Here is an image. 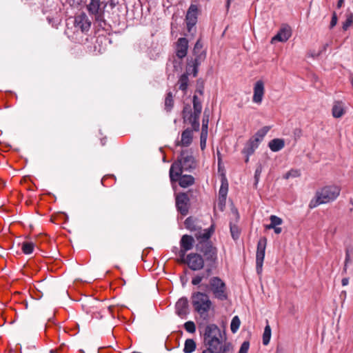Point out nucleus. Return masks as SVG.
Listing matches in <instances>:
<instances>
[{"instance_id":"obj_18","label":"nucleus","mask_w":353,"mask_h":353,"mask_svg":"<svg viewBox=\"0 0 353 353\" xmlns=\"http://www.w3.org/2000/svg\"><path fill=\"white\" fill-rule=\"evenodd\" d=\"M176 313L181 318H185L188 314V301L187 298L183 297L178 300L176 303Z\"/></svg>"},{"instance_id":"obj_50","label":"nucleus","mask_w":353,"mask_h":353,"mask_svg":"<svg viewBox=\"0 0 353 353\" xmlns=\"http://www.w3.org/2000/svg\"><path fill=\"white\" fill-rule=\"evenodd\" d=\"M272 229H274V231L276 234H280L282 231L281 228L277 226H275V228H273Z\"/></svg>"},{"instance_id":"obj_38","label":"nucleus","mask_w":353,"mask_h":353,"mask_svg":"<svg viewBox=\"0 0 353 353\" xmlns=\"http://www.w3.org/2000/svg\"><path fill=\"white\" fill-rule=\"evenodd\" d=\"M174 104L173 94L172 92H168L165 99V105L167 108H172Z\"/></svg>"},{"instance_id":"obj_40","label":"nucleus","mask_w":353,"mask_h":353,"mask_svg":"<svg viewBox=\"0 0 353 353\" xmlns=\"http://www.w3.org/2000/svg\"><path fill=\"white\" fill-rule=\"evenodd\" d=\"M47 20L52 27L57 28L59 24L60 23L61 19L57 17H47Z\"/></svg>"},{"instance_id":"obj_16","label":"nucleus","mask_w":353,"mask_h":353,"mask_svg":"<svg viewBox=\"0 0 353 353\" xmlns=\"http://www.w3.org/2000/svg\"><path fill=\"white\" fill-rule=\"evenodd\" d=\"M188 49V41L185 37L179 38L176 43V57L182 59L187 55Z\"/></svg>"},{"instance_id":"obj_3","label":"nucleus","mask_w":353,"mask_h":353,"mask_svg":"<svg viewBox=\"0 0 353 353\" xmlns=\"http://www.w3.org/2000/svg\"><path fill=\"white\" fill-rule=\"evenodd\" d=\"M196 168V162L192 152L183 150L180 156L170 166L169 176L170 181L176 179L183 172H191Z\"/></svg>"},{"instance_id":"obj_20","label":"nucleus","mask_w":353,"mask_h":353,"mask_svg":"<svg viewBox=\"0 0 353 353\" xmlns=\"http://www.w3.org/2000/svg\"><path fill=\"white\" fill-rule=\"evenodd\" d=\"M264 94V84L263 81H258L256 82L254 88L253 101L255 103H261Z\"/></svg>"},{"instance_id":"obj_23","label":"nucleus","mask_w":353,"mask_h":353,"mask_svg":"<svg viewBox=\"0 0 353 353\" xmlns=\"http://www.w3.org/2000/svg\"><path fill=\"white\" fill-rule=\"evenodd\" d=\"M228 190V184L227 182L222 183L219 192V205L222 209L223 206L225 205L226 196Z\"/></svg>"},{"instance_id":"obj_54","label":"nucleus","mask_w":353,"mask_h":353,"mask_svg":"<svg viewBox=\"0 0 353 353\" xmlns=\"http://www.w3.org/2000/svg\"><path fill=\"white\" fill-rule=\"evenodd\" d=\"M1 188H2L3 186H5L6 183L1 179Z\"/></svg>"},{"instance_id":"obj_7","label":"nucleus","mask_w":353,"mask_h":353,"mask_svg":"<svg viewBox=\"0 0 353 353\" xmlns=\"http://www.w3.org/2000/svg\"><path fill=\"white\" fill-rule=\"evenodd\" d=\"M106 3L104 4L103 7H101V3L100 0H90L89 3L86 6L88 13L93 16L94 21L101 27L105 24V20L104 18L105 8Z\"/></svg>"},{"instance_id":"obj_46","label":"nucleus","mask_w":353,"mask_h":353,"mask_svg":"<svg viewBox=\"0 0 353 353\" xmlns=\"http://www.w3.org/2000/svg\"><path fill=\"white\" fill-rule=\"evenodd\" d=\"M332 110H343V104L341 101H336Z\"/></svg>"},{"instance_id":"obj_4","label":"nucleus","mask_w":353,"mask_h":353,"mask_svg":"<svg viewBox=\"0 0 353 353\" xmlns=\"http://www.w3.org/2000/svg\"><path fill=\"white\" fill-rule=\"evenodd\" d=\"M341 188L336 185H327L317 190L309 203L310 208L334 201L339 196Z\"/></svg>"},{"instance_id":"obj_48","label":"nucleus","mask_w":353,"mask_h":353,"mask_svg":"<svg viewBox=\"0 0 353 353\" xmlns=\"http://www.w3.org/2000/svg\"><path fill=\"white\" fill-rule=\"evenodd\" d=\"M345 112H332V116L334 118H341Z\"/></svg>"},{"instance_id":"obj_39","label":"nucleus","mask_w":353,"mask_h":353,"mask_svg":"<svg viewBox=\"0 0 353 353\" xmlns=\"http://www.w3.org/2000/svg\"><path fill=\"white\" fill-rule=\"evenodd\" d=\"M185 330L189 333H194L196 331V326L193 321H187L184 324Z\"/></svg>"},{"instance_id":"obj_30","label":"nucleus","mask_w":353,"mask_h":353,"mask_svg":"<svg viewBox=\"0 0 353 353\" xmlns=\"http://www.w3.org/2000/svg\"><path fill=\"white\" fill-rule=\"evenodd\" d=\"M202 48H203L202 43H201L200 40H198L196 42L194 47L193 48V54H194V55L196 56L195 58H197L199 60L205 57V55L202 54V52H201Z\"/></svg>"},{"instance_id":"obj_1","label":"nucleus","mask_w":353,"mask_h":353,"mask_svg":"<svg viewBox=\"0 0 353 353\" xmlns=\"http://www.w3.org/2000/svg\"><path fill=\"white\" fill-rule=\"evenodd\" d=\"M203 343L206 349L201 353H234V348L226 336L215 324L205 326L203 332Z\"/></svg>"},{"instance_id":"obj_10","label":"nucleus","mask_w":353,"mask_h":353,"mask_svg":"<svg viewBox=\"0 0 353 353\" xmlns=\"http://www.w3.org/2000/svg\"><path fill=\"white\" fill-rule=\"evenodd\" d=\"M176 207L183 216L188 214L190 208V198L188 193L181 192L176 195Z\"/></svg>"},{"instance_id":"obj_6","label":"nucleus","mask_w":353,"mask_h":353,"mask_svg":"<svg viewBox=\"0 0 353 353\" xmlns=\"http://www.w3.org/2000/svg\"><path fill=\"white\" fill-rule=\"evenodd\" d=\"M192 305L194 310L201 318L207 320L209 317V312L212 306V302L209 296L201 292L192 293L191 296Z\"/></svg>"},{"instance_id":"obj_25","label":"nucleus","mask_w":353,"mask_h":353,"mask_svg":"<svg viewBox=\"0 0 353 353\" xmlns=\"http://www.w3.org/2000/svg\"><path fill=\"white\" fill-rule=\"evenodd\" d=\"M268 146L272 152H278L284 148L285 142L281 139H274L269 142Z\"/></svg>"},{"instance_id":"obj_31","label":"nucleus","mask_w":353,"mask_h":353,"mask_svg":"<svg viewBox=\"0 0 353 353\" xmlns=\"http://www.w3.org/2000/svg\"><path fill=\"white\" fill-rule=\"evenodd\" d=\"M270 223L265 226L266 229L268 230L275 228V226L280 225L283 223V220L275 215H271L270 217Z\"/></svg>"},{"instance_id":"obj_5","label":"nucleus","mask_w":353,"mask_h":353,"mask_svg":"<svg viewBox=\"0 0 353 353\" xmlns=\"http://www.w3.org/2000/svg\"><path fill=\"white\" fill-rule=\"evenodd\" d=\"M205 288L219 301L223 302L229 299L230 290L225 282L219 276L211 277Z\"/></svg>"},{"instance_id":"obj_44","label":"nucleus","mask_w":353,"mask_h":353,"mask_svg":"<svg viewBox=\"0 0 353 353\" xmlns=\"http://www.w3.org/2000/svg\"><path fill=\"white\" fill-rule=\"evenodd\" d=\"M250 347V343L248 341H244L240 347L239 353H248Z\"/></svg>"},{"instance_id":"obj_2","label":"nucleus","mask_w":353,"mask_h":353,"mask_svg":"<svg viewBox=\"0 0 353 353\" xmlns=\"http://www.w3.org/2000/svg\"><path fill=\"white\" fill-rule=\"evenodd\" d=\"M196 250L203 255L204 262L207 265V274H199L192 279V284L199 285L204 279H207L211 272V269L216 266L217 263V249L212 242H198L196 245Z\"/></svg>"},{"instance_id":"obj_26","label":"nucleus","mask_w":353,"mask_h":353,"mask_svg":"<svg viewBox=\"0 0 353 353\" xmlns=\"http://www.w3.org/2000/svg\"><path fill=\"white\" fill-rule=\"evenodd\" d=\"M188 83L189 79L188 74H183L178 81L179 89L185 92L188 87Z\"/></svg>"},{"instance_id":"obj_8","label":"nucleus","mask_w":353,"mask_h":353,"mask_svg":"<svg viewBox=\"0 0 353 353\" xmlns=\"http://www.w3.org/2000/svg\"><path fill=\"white\" fill-rule=\"evenodd\" d=\"M266 245L267 239L265 237H261L257 243L256 254V269L258 274H261L262 272Z\"/></svg>"},{"instance_id":"obj_28","label":"nucleus","mask_w":353,"mask_h":353,"mask_svg":"<svg viewBox=\"0 0 353 353\" xmlns=\"http://www.w3.org/2000/svg\"><path fill=\"white\" fill-rule=\"evenodd\" d=\"M185 228L192 231L196 232L199 226L196 224V220L192 216L188 217L184 222Z\"/></svg>"},{"instance_id":"obj_22","label":"nucleus","mask_w":353,"mask_h":353,"mask_svg":"<svg viewBox=\"0 0 353 353\" xmlns=\"http://www.w3.org/2000/svg\"><path fill=\"white\" fill-rule=\"evenodd\" d=\"M259 142L255 141V139L252 137L245 146L243 153L246 154L248 157L252 155L259 147ZM245 161H248V157H247Z\"/></svg>"},{"instance_id":"obj_56","label":"nucleus","mask_w":353,"mask_h":353,"mask_svg":"<svg viewBox=\"0 0 353 353\" xmlns=\"http://www.w3.org/2000/svg\"><path fill=\"white\" fill-rule=\"evenodd\" d=\"M276 353H278V352Z\"/></svg>"},{"instance_id":"obj_45","label":"nucleus","mask_w":353,"mask_h":353,"mask_svg":"<svg viewBox=\"0 0 353 353\" xmlns=\"http://www.w3.org/2000/svg\"><path fill=\"white\" fill-rule=\"evenodd\" d=\"M208 115H204L203 117L201 132L205 130V132H208Z\"/></svg>"},{"instance_id":"obj_17","label":"nucleus","mask_w":353,"mask_h":353,"mask_svg":"<svg viewBox=\"0 0 353 353\" xmlns=\"http://www.w3.org/2000/svg\"><path fill=\"white\" fill-rule=\"evenodd\" d=\"M214 232V224L211 225L210 228L208 229L202 230L199 226V230H197L195 233V237L199 241V242H210L209 239Z\"/></svg>"},{"instance_id":"obj_33","label":"nucleus","mask_w":353,"mask_h":353,"mask_svg":"<svg viewBox=\"0 0 353 353\" xmlns=\"http://www.w3.org/2000/svg\"><path fill=\"white\" fill-rule=\"evenodd\" d=\"M34 243L32 242L26 241L23 242L21 245V249L24 254H29L33 252Z\"/></svg>"},{"instance_id":"obj_24","label":"nucleus","mask_w":353,"mask_h":353,"mask_svg":"<svg viewBox=\"0 0 353 353\" xmlns=\"http://www.w3.org/2000/svg\"><path fill=\"white\" fill-rule=\"evenodd\" d=\"M192 141V131L186 129L181 134V140L180 142L177 143V145H180L181 146L187 147L188 146Z\"/></svg>"},{"instance_id":"obj_9","label":"nucleus","mask_w":353,"mask_h":353,"mask_svg":"<svg viewBox=\"0 0 353 353\" xmlns=\"http://www.w3.org/2000/svg\"><path fill=\"white\" fill-rule=\"evenodd\" d=\"M182 260L194 271L201 270L205 264L203 256L198 253H190L187 255L185 259L184 258Z\"/></svg>"},{"instance_id":"obj_47","label":"nucleus","mask_w":353,"mask_h":353,"mask_svg":"<svg viewBox=\"0 0 353 353\" xmlns=\"http://www.w3.org/2000/svg\"><path fill=\"white\" fill-rule=\"evenodd\" d=\"M337 23V17L335 12L333 13L332 20L330 22V28H332Z\"/></svg>"},{"instance_id":"obj_12","label":"nucleus","mask_w":353,"mask_h":353,"mask_svg":"<svg viewBox=\"0 0 353 353\" xmlns=\"http://www.w3.org/2000/svg\"><path fill=\"white\" fill-rule=\"evenodd\" d=\"M292 36V29L286 24L281 26L278 33L272 38L270 43L274 44L276 41L285 42Z\"/></svg>"},{"instance_id":"obj_36","label":"nucleus","mask_w":353,"mask_h":353,"mask_svg":"<svg viewBox=\"0 0 353 353\" xmlns=\"http://www.w3.org/2000/svg\"><path fill=\"white\" fill-rule=\"evenodd\" d=\"M353 252V248L349 247L345 250V264L343 267V272L346 273L347 269V265L350 263V254Z\"/></svg>"},{"instance_id":"obj_13","label":"nucleus","mask_w":353,"mask_h":353,"mask_svg":"<svg viewBox=\"0 0 353 353\" xmlns=\"http://www.w3.org/2000/svg\"><path fill=\"white\" fill-rule=\"evenodd\" d=\"M183 113L185 123L190 124L194 130L198 131L200 126L199 119L201 112H183Z\"/></svg>"},{"instance_id":"obj_51","label":"nucleus","mask_w":353,"mask_h":353,"mask_svg":"<svg viewBox=\"0 0 353 353\" xmlns=\"http://www.w3.org/2000/svg\"><path fill=\"white\" fill-rule=\"evenodd\" d=\"M344 3V0H339L337 3V8H340Z\"/></svg>"},{"instance_id":"obj_11","label":"nucleus","mask_w":353,"mask_h":353,"mask_svg":"<svg viewBox=\"0 0 353 353\" xmlns=\"http://www.w3.org/2000/svg\"><path fill=\"white\" fill-rule=\"evenodd\" d=\"M194 243V239L192 236L185 234L181 237L180 241L181 250L179 251V256L181 259H184L188 251L192 249Z\"/></svg>"},{"instance_id":"obj_52","label":"nucleus","mask_w":353,"mask_h":353,"mask_svg":"<svg viewBox=\"0 0 353 353\" xmlns=\"http://www.w3.org/2000/svg\"><path fill=\"white\" fill-rule=\"evenodd\" d=\"M232 0H227V8H229L230 6V2L232 1Z\"/></svg>"},{"instance_id":"obj_42","label":"nucleus","mask_w":353,"mask_h":353,"mask_svg":"<svg viewBox=\"0 0 353 353\" xmlns=\"http://www.w3.org/2000/svg\"><path fill=\"white\" fill-rule=\"evenodd\" d=\"M193 105L194 110H201L202 108L201 99L196 94L193 97Z\"/></svg>"},{"instance_id":"obj_34","label":"nucleus","mask_w":353,"mask_h":353,"mask_svg":"<svg viewBox=\"0 0 353 353\" xmlns=\"http://www.w3.org/2000/svg\"><path fill=\"white\" fill-rule=\"evenodd\" d=\"M240 324L241 321L239 318L237 316H234L230 324V330L232 333H235L239 330Z\"/></svg>"},{"instance_id":"obj_32","label":"nucleus","mask_w":353,"mask_h":353,"mask_svg":"<svg viewBox=\"0 0 353 353\" xmlns=\"http://www.w3.org/2000/svg\"><path fill=\"white\" fill-rule=\"evenodd\" d=\"M271 338V328L269 325L265 327L263 334V343L267 345L270 343Z\"/></svg>"},{"instance_id":"obj_19","label":"nucleus","mask_w":353,"mask_h":353,"mask_svg":"<svg viewBox=\"0 0 353 353\" xmlns=\"http://www.w3.org/2000/svg\"><path fill=\"white\" fill-rule=\"evenodd\" d=\"M176 179L174 181H170L172 183L174 182H179V185L181 188H185L192 185L194 183V178L192 175L181 174L180 176H176Z\"/></svg>"},{"instance_id":"obj_15","label":"nucleus","mask_w":353,"mask_h":353,"mask_svg":"<svg viewBox=\"0 0 353 353\" xmlns=\"http://www.w3.org/2000/svg\"><path fill=\"white\" fill-rule=\"evenodd\" d=\"M198 8L196 5L192 4L188 10L186 14V23L188 30L191 31L192 28L196 24L197 21Z\"/></svg>"},{"instance_id":"obj_43","label":"nucleus","mask_w":353,"mask_h":353,"mask_svg":"<svg viewBox=\"0 0 353 353\" xmlns=\"http://www.w3.org/2000/svg\"><path fill=\"white\" fill-rule=\"evenodd\" d=\"M207 137L208 132H205V130H204V132H201L200 137V145L202 150L205 148Z\"/></svg>"},{"instance_id":"obj_49","label":"nucleus","mask_w":353,"mask_h":353,"mask_svg":"<svg viewBox=\"0 0 353 353\" xmlns=\"http://www.w3.org/2000/svg\"><path fill=\"white\" fill-rule=\"evenodd\" d=\"M341 283L343 286H345L349 283V279L348 278H343L341 281Z\"/></svg>"},{"instance_id":"obj_27","label":"nucleus","mask_w":353,"mask_h":353,"mask_svg":"<svg viewBox=\"0 0 353 353\" xmlns=\"http://www.w3.org/2000/svg\"><path fill=\"white\" fill-rule=\"evenodd\" d=\"M270 129V128L269 126H264L263 128L259 130L253 136V137L255 139V141L261 143Z\"/></svg>"},{"instance_id":"obj_41","label":"nucleus","mask_w":353,"mask_h":353,"mask_svg":"<svg viewBox=\"0 0 353 353\" xmlns=\"http://www.w3.org/2000/svg\"><path fill=\"white\" fill-rule=\"evenodd\" d=\"M300 171L298 170H291L288 171L284 175V178L285 179H288L290 178H296L300 176Z\"/></svg>"},{"instance_id":"obj_14","label":"nucleus","mask_w":353,"mask_h":353,"mask_svg":"<svg viewBox=\"0 0 353 353\" xmlns=\"http://www.w3.org/2000/svg\"><path fill=\"white\" fill-rule=\"evenodd\" d=\"M74 26L79 28L83 32H88L91 26V21L85 13L82 12L75 17Z\"/></svg>"},{"instance_id":"obj_55","label":"nucleus","mask_w":353,"mask_h":353,"mask_svg":"<svg viewBox=\"0 0 353 353\" xmlns=\"http://www.w3.org/2000/svg\"><path fill=\"white\" fill-rule=\"evenodd\" d=\"M50 353H54V351L53 350H51Z\"/></svg>"},{"instance_id":"obj_21","label":"nucleus","mask_w":353,"mask_h":353,"mask_svg":"<svg viewBox=\"0 0 353 353\" xmlns=\"http://www.w3.org/2000/svg\"><path fill=\"white\" fill-rule=\"evenodd\" d=\"M201 61L197 58L188 61L187 64L186 72L185 74H188V76L192 74L194 77H196L198 73V66L199 65Z\"/></svg>"},{"instance_id":"obj_53","label":"nucleus","mask_w":353,"mask_h":353,"mask_svg":"<svg viewBox=\"0 0 353 353\" xmlns=\"http://www.w3.org/2000/svg\"><path fill=\"white\" fill-rule=\"evenodd\" d=\"M196 92L199 93L200 95H203V90H198Z\"/></svg>"},{"instance_id":"obj_29","label":"nucleus","mask_w":353,"mask_h":353,"mask_svg":"<svg viewBox=\"0 0 353 353\" xmlns=\"http://www.w3.org/2000/svg\"><path fill=\"white\" fill-rule=\"evenodd\" d=\"M196 349V343L193 339H186L184 344L183 352L185 353H192Z\"/></svg>"},{"instance_id":"obj_35","label":"nucleus","mask_w":353,"mask_h":353,"mask_svg":"<svg viewBox=\"0 0 353 353\" xmlns=\"http://www.w3.org/2000/svg\"><path fill=\"white\" fill-rule=\"evenodd\" d=\"M353 24V14L352 12H349L346 14V19L343 24V30H347L349 27L352 26Z\"/></svg>"},{"instance_id":"obj_37","label":"nucleus","mask_w":353,"mask_h":353,"mask_svg":"<svg viewBox=\"0 0 353 353\" xmlns=\"http://www.w3.org/2000/svg\"><path fill=\"white\" fill-rule=\"evenodd\" d=\"M230 228L232 239L234 240L238 239L240 235V230L239 227L236 225L230 223Z\"/></svg>"}]
</instances>
